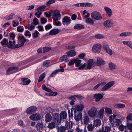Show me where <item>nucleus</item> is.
<instances>
[{
	"label": "nucleus",
	"instance_id": "f257e3e1",
	"mask_svg": "<svg viewBox=\"0 0 132 132\" xmlns=\"http://www.w3.org/2000/svg\"><path fill=\"white\" fill-rule=\"evenodd\" d=\"M115 82L114 81H111L109 82L106 84L105 82H101L95 86L93 88V89L94 90L97 89L101 85V86H104L102 88L101 90L104 91L107 90L108 89L112 86L114 84Z\"/></svg>",
	"mask_w": 132,
	"mask_h": 132
},
{
	"label": "nucleus",
	"instance_id": "f03ea898",
	"mask_svg": "<svg viewBox=\"0 0 132 132\" xmlns=\"http://www.w3.org/2000/svg\"><path fill=\"white\" fill-rule=\"evenodd\" d=\"M91 16L92 18L97 20H101L102 18L101 14L97 11L93 12L91 14Z\"/></svg>",
	"mask_w": 132,
	"mask_h": 132
},
{
	"label": "nucleus",
	"instance_id": "7ed1b4c3",
	"mask_svg": "<svg viewBox=\"0 0 132 132\" xmlns=\"http://www.w3.org/2000/svg\"><path fill=\"white\" fill-rule=\"evenodd\" d=\"M101 48V45L100 44H97L94 45L92 48V51L97 53H100Z\"/></svg>",
	"mask_w": 132,
	"mask_h": 132
},
{
	"label": "nucleus",
	"instance_id": "20e7f679",
	"mask_svg": "<svg viewBox=\"0 0 132 132\" xmlns=\"http://www.w3.org/2000/svg\"><path fill=\"white\" fill-rule=\"evenodd\" d=\"M97 110L96 108L95 107L90 109L88 112V113L90 117H94L97 115Z\"/></svg>",
	"mask_w": 132,
	"mask_h": 132
},
{
	"label": "nucleus",
	"instance_id": "39448f33",
	"mask_svg": "<svg viewBox=\"0 0 132 132\" xmlns=\"http://www.w3.org/2000/svg\"><path fill=\"white\" fill-rule=\"evenodd\" d=\"M52 15L53 21H58L59 20L60 18L59 19V18L61 16L60 12L57 10H56L53 12Z\"/></svg>",
	"mask_w": 132,
	"mask_h": 132
},
{
	"label": "nucleus",
	"instance_id": "423d86ee",
	"mask_svg": "<svg viewBox=\"0 0 132 132\" xmlns=\"http://www.w3.org/2000/svg\"><path fill=\"white\" fill-rule=\"evenodd\" d=\"M74 112V119L76 121L78 122L80 120L82 119V115L81 112H77L75 110Z\"/></svg>",
	"mask_w": 132,
	"mask_h": 132
},
{
	"label": "nucleus",
	"instance_id": "0eeeda50",
	"mask_svg": "<svg viewBox=\"0 0 132 132\" xmlns=\"http://www.w3.org/2000/svg\"><path fill=\"white\" fill-rule=\"evenodd\" d=\"M37 108L35 106H32L28 108L26 110V112L28 114H31L36 112Z\"/></svg>",
	"mask_w": 132,
	"mask_h": 132
},
{
	"label": "nucleus",
	"instance_id": "6e6552de",
	"mask_svg": "<svg viewBox=\"0 0 132 132\" xmlns=\"http://www.w3.org/2000/svg\"><path fill=\"white\" fill-rule=\"evenodd\" d=\"M103 47L106 52L110 55H112L113 53L112 50L110 48L109 45L106 43H104L103 44Z\"/></svg>",
	"mask_w": 132,
	"mask_h": 132
},
{
	"label": "nucleus",
	"instance_id": "1a4fd4ad",
	"mask_svg": "<svg viewBox=\"0 0 132 132\" xmlns=\"http://www.w3.org/2000/svg\"><path fill=\"white\" fill-rule=\"evenodd\" d=\"M30 119L33 121H38L40 120L41 118V116L39 114L36 113L33 114L30 116L29 117Z\"/></svg>",
	"mask_w": 132,
	"mask_h": 132
},
{
	"label": "nucleus",
	"instance_id": "9d476101",
	"mask_svg": "<svg viewBox=\"0 0 132 132\" xmlns=\"http://www.w3.org/2000/svg\"><path fill=\"white\" fill-rule=\"evenodd\" d=\"M53 121L55 122H56L57 123H60L61 122V120L60 118L59 119V117H60L59 114L57 113H54L53 115Z\"/></svg>",
	"mask_w": 132,
	"mask_h": 132
},
{
	"label": "nucleus",
	"instance_id": "9b49d317",
	"mask_svg": "<svg viewBox=\"0 0 132 132\" xmlns=\"http://www.w3.org/2000/svg\"><path fill=\"white\" fill-rule=\"evenodd\" d=\"M35 127L38 131L41 132L43 131L44 128V125L42 122H38L36 125Z\"/></svg>",
	"mask_w": 132,
	"mask_h": 132
},
{
	"label": "nucleus",
	"instance_id": "f8f14e48",
	"mask_svg": "<svg viewBox=\"0 0 132 132\" xmlns=\"http://www.w3.org/2000/svg\"><path fill=\"white\" fill-rule=\"evenodd\" d=\"M104 95V94L100 93L95 94L94 95V97L95 99V102H97L99 101L103 98Z\"/></svg>",
	"mask_w": 132,
	"mask_h": 132
},
{
	"label": "nucleus",
	"instance_id": "ddd939ff",
	"mask_svg": "<svg viewBox=\"0 0 132 132\" xmlns=\"http://www.w3.org/2000/svg\"><path fill=\"white\" fill-rule=\"evenodd\" d=\"M71 20L70 19V18L68 16H65L63 17L62 23L64 25H65L64 23H66V25L69 24L71 22Z\"/></svg>",
	"mask_w": 132,
	"mask_h": 132
},
{
	"label": "nucleus",
	"instance_id": "4468645a",
	"mask_svg": "<svg viewBox=\"0 0 132 132\" xmlns=\"http://www.w3.org/2000/svg\"><path fill=\"white\" fill-rule=\"evenodd\" d=\"M105 64V61L103 59L100 57H98L97 58V61L96 64L97 66L103 65Z\"/></svg>",
	"mask_w": 132,
	"mask_h": 132
},
{
	"label": "nucleus",
	"instance_id": "2eb2a0df",
	"mask_svg": "<svg viewBox=\"0 0 132 132\" xmlns=\"http://www.w3.org/2000/svg\"><path fill=\"white\" fill-rule=\"evenodd\" d=\"M28 78H22L21 79V81L20 84L23 85H28L30 82V79L28 80Z\"/></svg>",
	"mask_w": 132,
	"mask_h": 132
},
{
	"label": "nucleus",
	"instance_id": "dca6fc26",
	"mask_svg": "<svg viewBox=\"0 0 132 132\" xmlns=\"http://www.w3.org/2000/svg\"><path fill=\"white\" fill-rule=\"evenodd\" d=\"M84 108V106L83 104H80L77 105V106L76 107L75 109L72 108V109L74 110V111H75V109L76 111L79 112H81Z\"/></svg>",
	"mask_w": 132,
	"mask_h": 132
},
{
	"label": "nucleus",
	"instance_id": "f3484780",
	"mask_svg": "<svg viewBox=\"0 0 132 132\" xmlns=\"http://www.w3.org/2000/svg\"><path fill=\"white\" fill-rule=\"evenodd\" d=\"M18 70V67H10L8 68L7 70L6 73L7 75L11 74L13 73L14 72H11L13 70Z\"/></svg>",
	"mask_w": 132,
	"mask_h": 132
},
{
	"label": "nucleus",
	"instance_id": "a211bd4d",
	"mask_svg": "<svg viewBox=\"0 0 132 132\" xmlns=\"http://www.w3.org/2000/svg\"><path fill=\"white\" fill-rule=\"evenodd\" d=\"M104 9L108 16L109 17H111L112 15V11L111 9L106 6L104 7Z\"/></svg>",
	"mask_w": 132,
	"mask_h": 132
},
{
	"label": "nucleus",
	"instance_id": "6ab92c4d",
	"mask_svg": "<svg viewBox=\"0 0 132 132\" xmlns=\"http://www.w3.org/2000/svg\"><path fill=\"white\" fill-rule=\"evenodd\" d=\"M17 39H18L21 40V43L20 44L21 46H23L24 45V43L27 41H28L29 40L25 38L23 36H21V37L19 36Z\"/></svg>",
	"mask_w": 132,
	"mask_h": 132
},
{
	"label": "nucleus",
	"instance_id": "aec40b11",
	"mask_svg": "<svg viewBox=\"0 0 132 132\" xmlns=\"http://www.w3.org/2000/svg\"><path fill=\"white\" fill-rule=\"evenodd\" d=\"M60 115V118L61 120V122L62 119H65L67 117V114L65 111H61Z\"/></svg>",
	"mask_w": 132,
	"mask_h": 132
},
{
	"label": "nucleus",
	"instance_id": "412c9836",
	"mask_svg": "<svg viewBox=\"0 0 132 132\" xmlns=\"http://www.w3.org/2000/svg\"><path fill=\"white\" fill-rule=\"evenodd\" d=\"M111 20H108L104 22V26L106 27H110L112 26V22Z\"/></svg>",
	"mask_w": 132,
	"mask_h": 132
},
{
	"label": "nucleus",
	"instance_id": "4be33fe9",
	"mask_svg": "<svg viewBox=\"0 0 132 132\" xmlns=\"http://www.w3.org/2000/svg\"><path fill=\"white\" fill-rule=\"evenodd\" d=\"M121 122L120 120L115 119L114 120L112 123L113 127H116L119 125L120 124Z\"/></svg>",
	"mask_w": 132,
	"mask_h": 132
},
{
	"label": "nucleus",
	"instance_id": "5701e85b",
	"mask_svg": "<svg viewBox=\"0 0 132 132\" xmlns=\"http://www.w3.org/2000/svg\"><path fill=\"white\" fill-rule=\"evenodd\" d=\"M130 130H132V123H127V125L125 126V130L123 132H128L126 131L127 129ZM129 132H132V130Z\"/></svg>",
	"mask_w": 132,
	"mask_h": 132
},
{
	"label": "nucleus",
	"instance_id": "b1692460",
	"mask_svg": "<svg viewBox=\"0 0 132 132\" xmlns=\"http://www.w3.org/2000/svg\"><path fill=\"white\" fill-rule=\"evenodd\" d=\"M60 32V31L58 29H53L50 30L49 32V35H55L57 34Z\"/></svg>",
	"mask_w": 132,
	"mask_h": 132
},
{
	"label": "nucleus",
	"instance_id": "393cba45",
	"mask_svg": "<svg viewBox=\"0 0 132 132\" xmlns=\"http://www.w3.org/2000/svg\"><path fill=\"white\" fill-rule=\"evenodd\" d=\"M52 117L50 113H47L45 116V121L46 122H49L51 121Z\"/></svg>",
	"mask_w": 132,
	"mask_h": 132
},
{
	"label": "nucleus",
	"instance_id": "a878e982",
	"mask_svg": "<svg viewBox=\"0 0 132 132\" xmlns=\"http://www.w3.org/2000/svg\"><path fill=\"white\" fill-rule=\"evenodd\" d=\"M73 28L74 29H75L80 30L84 29L85 27L83 25L80 24H77L75 25Z\"/></svg>",
	"mask_w": 132,
	"mask_h": 132
},
{
	"label": "nucleus",
	"instance_id": "bb28decb",
	"mask_svg": "<svg viewBox=\"0 0 132 132\" xmlns=\"http://www.w3.org/2000/svg\"><path fill=\"white\" fill-rule=\"evenodd\" d=\"M83 124L84 125H87L88 124L89 121V118L86 115H84L83 117Z\"/></svg>",
	"mask_w": 132,
	"mask_h": 132
},
{
	"label": "nucleus",
	"instance_id": "cd10ccee",
	"mask_svg": "<svg viewBox=\"0 0 132 132\" xmlns=\"http://www.w3.org/2000/svg\"><path fill=\"white\" fill-rule=\"evenodd\" d=\"M67 55L69 57H73L76 55V53L74 50H71L66 52Z\"/></svg>",
	"mask_w": 132,
	"mask_h": 132
},
{
	"label": "nucleus",
	"instance_id": "c85d7f7f",
	"mask_svg": "<svg viewBox=\"0 0 132 132\" xmlns=\"http://www.w3.org/2000/svg\"><path fill=\"white\" fill-rule=\"evenodd\" d=\"M68 57H69L67 55H64L60 57L59 60L60 62L63 61H64L67 62V61L68 59Z\"/></svg>",
	"mask_w": 132,
	"mask_h": 132
},
{
	"label": "nucleus",
	"instance_id": "c756f323",
	"mask_svg": "<svg viewBox=\"0 0 132 132\" xmlns=\"http://www.w3.org/2000/svg\"><path fill=\"white\" fill-rule=\"evenodd\" d=\"M104 112V110L103 108L101 109L99 111L98 113V115L100 117V118H103Z\"/></svg>",
	"mask_w": 132,
	"mask_h": 132
},
{
	"label": "nucleus",
	"instance_id": "7c9ffc66",
	"mask_svg": "<svg viewBox=\"0 0 132 132\" xmlns=\"http://www.w3.org/2000/svg\"><path fill=\"white\" fill-rule=\"evenodd\" d=\"M131 35H132V32H125L121 33L119 36L120 37L127 36H130Z\"/></svg>",
	"mask_w": 132,
	"mask_h": 132
},
{
	"label": "nucleus",
	"instance_id": "2f4dec72",
	"mask_svg": "<svg viewBox=\"0 0 132 132\" xmlns=\"http://www.w3.org/2000/svg\"><path fill=\"white\" fill-rule=\"evenodd\" d=\"M114 106L116 108L118 109L124 108L125 107V105L123 104L118 103L115 104Z\"/></svg>",
	"mask_w": 132,
	"mask_h": 132
},
{
	"label": "nucleus",
	"instance_id": "473e14b6",
	"mask_svg": "<svg viewBox=\"0 0 132 132\" xmlns=\"http://www.w3.org/2000/svg\"><path fill=\"white\" fill-rule=\"evenodd\" d=\"M46 76L45 72H44L42 74L39 76L38 80V82H39L42 81L45 78Z\"/></svg>",
	"mask_w": 132,
	"mask_h": 132
},
{
	"label": "nucleus",
	"instance_id": "72a5a7b5",
	"mask_svg": "<svg viewBox=\"0 0 132 132\" xmlns=\"http://www.w3.org/2000/svg\"><path fill=\"white\" fill-rule=\"evenodd\" d=\"M108 65L109 67L111 70L116 69L117 68L116 65L111 62L109 63Z\"/></svg>",
	"mask_w": 132,
	"mask_h": 132
},
{
	"label": "nucleus",
	"instance_id": "f704fd0d",
	"mask_svg": "<svg viewBox=\"0 0 132 132\" xmlns=\"http://www.w3.org/2000/svg\"><path fill=\"white\" fill-rule=\"evenodd\" d=\"M85 21L86 23L91 24L92 25H93L94 23V21L93 20L90 18H86Z\"/></svg>",
	"mask_w": 132,
	"mask_h": 132
},
{
	"label": "nucleus",
	"instance_id": "c9c22d12",
	"mask_svg": "<svg viewBox=\"0 0 132 132\" xmlns=\"http://www.w3.org/2000/svg\"><path fill=\"white\" fill-rule=\"evenodd\" d=\"M101 124V121L100 120L97 119L94 121L93 125L95 126H100Z\"/></svg>",
	"mask_w": 132,
	"mask_h": 132
},
{
	"label": "nucleus",
	"instance_id": "e433bc0d",
	"mask_svg": "<svg viewBox=\"0 0 132 132\" xmlns=\"http://www.w3.org/2000/svg\"><path fill=\"white\" fill-rule=\"evenodd\" d=\"M8 42V39L5 38L4 39L2 40L1 42V44L3 46L7 45V43Z\"/></svg>",
	"mask_w": 132,
	"mask_h": 132
},
{
	"label": "nucleus",
	"instance_id": "4c0bfd02",
	"mask_svg": "<svg viewBox=\"0 0 132 132\" xmlns=\"http://www.w3.org/2000/svg\"><path fill=\"white\" fill-rule=\"evenodd\" d=\"M46 109L48 111V113H51L52 116L54 113H55V110L51 108V107H48Z\"/></svg>",
	"mask_w": 132,
	"mask_h": 132
},
{
	"label": "nucleus",
	"instance_id": "58836bf2",
	"mask_svg": "<svg viewBox=\"0 0 132 132\" xmlns=\"http://www.w3.org/2000/svg\"><path fill=\"white\" fill-rule=\"evenodd\" d=\"M57 129V132H60H60H64L66 130V128L65 127L62 126L60 127H58Z\"/></svg>",
	"mask_w": 132,
	"mask_h": 132
},
{
	"label": "nucleus",
	"instance_id": "ea45409f",
	"mask_svg": "<svg viewBox=\"0 0 132 132\" xmlns=\"http://www.w3.org/2000/svg\"><path fill=\"white\" fill-rule=\"evenodd\" d=\"M15 15V13L14 12L10 14L8 16H6V20H9L13 18V16Z\"/></svg>",
	"mask_w": 132,
	"mask_h": 132
},
{
	"label": "nucleus",
	"instance_id": "a19ab883",
	"mask_svg": "<svg viewBox=\"0 0 132 132\" xmlns=\"http://www.w3.org/2000/svg\"><path fill=\"white\" fill-rule=\"evenodd\" d=\"M69 99L71 100L70 102V104L71 105H73L74 104L75 101V98L74 96H72L69 97Z\"/></svg>",
	"mask_w": 132,
	"mask_h": 132
},
{
	"label": "nucleus",
	"instance_id": "79ce46f5",
	"mask_svg": "<svg viewBox=\"0 0 132 132\" xmlns=\"http://www.w3.org/2000/svg\"><path fill=\"white\" fill-rule=\"evenodd\" d=\"M35 26L34 25V24L33 23H32L30 24V25L29 24H28V29L29 30L32 31L35 28Z\"/></svg>",
	"mask_w": 132,
	"mask_h": 132
},
{
	"label": "nucleus",
	"instance_id": "37998d69",
	"mask_svg": "<svg viewBox=\"0 0 132 132\" xmlns=\"http://www.w3.org/2000/svg\"><path fill=\"white\" fill-rule=\"evenodd\" d=\"M55 122H53L49 123L48 126V127L50 129L55 128Z\"/></svg>",
	"mask_w": 132,
	"mask_h": 132
},
{
	"label": "nucleus",
	"instance_id": "c03bdc74",
	"mask_svg": "<svg viewBox=\"0 0 132 132\" xmlns=\"http://www.w3.org/2000/svg\"><path fill=\"white\" fill-rule=\"evenodd\" d=\"M50 60H46L43 62V65L45 67H48L50 63Z\"/></svg>",
	"mask_w": 132,
	"mask_h": 132
},
{
	"label": "nucleus",
	"instance_id": "a18cd8bd",
	"mask_svg": "<svg viewBox=\"0 0 132 132\" xmlns=\"http://www.w3.org/2000/svg\"><path fill=\"white\" fill-rule=\"evenodd\" d=\"M43 48V53L49 51L51 50V47H44Z\"/></svg>",
	"mask_w": 132,
	"mask_h": 132
},
{
	"label": "nucleus",
	"instance_id": "49530a36",
	"mask_svg": "<svg viewBox=\"0 0 132 132\" xmlns=\"http://www.w3.org/2000/svg\"><path fill=\"white\" fill-rule=\"evenodd\" d=\"M46 6L45 5L42 6L38 7L37 9V12H39L41 11H43L44 10V9L45 8Z\"/></svg>",
	"mask_w": 132,
	"mask_h": 132
},
{
	"label": "nucleus",
	"instance_id": "de8ad7c7",
	"mask_svg": "<svg viewBox=\"0 0 132 132\" xmlns=\"http://www.w3.org/2000/svg\"><path fill=\"white\" fill-rule=\"evenodd\" d=\"M24 30L23 27L21 26H19L17 27V30L19 32H22Z\"/></svg>",
	"mask_w": 132,
	"mask_h": 132
},
{
	"label": "nucleus",
	"instance_id": "09e8293b",
	"mask_svg": "<svg viewBox=\"0 0 132 132\" xmlns=\"http://www.w3.org/2000/svg\"><path fill=\"white\" fill-rule=\"evenodd\" d=\"M42 88L43 90L47 92H51L52 91L50 89L47 88L45 85H43L42 86Z\"/></svg>",
	"mask_w": 132,
	"mask_h": 132
},
{
	"label": "nucleus",
	"instance_id": "8fccbe9b",
	"mask_svg": "<svg viewBox=\"0 0 132 132\" xmlns=\"http://www.w3.org/2000/svg\"><path fill=\"white\" fill-rule=\"evenodd\" d=\"M95 37L97 39H101L103 38L104 36L101 34H98L95 35Z\"/></svg>",
	"mask_w": 132,
	"mask_h": 132
},
{
	"label": "nucleus",
	"instance_id": "3c124183",
	"mask_svg": "<svg viewBox=\"0 0 132 132\" xmlns=\"http://www.w3.org/2000/svg\"><path fill=\"white\" fill-rule=\"evenodd\" d=\"M88 64L91 65V66L94 67L95 66V64L93 61L92 59H89L88 61Z\"/></svg>",
	"mask_w": 132,
	"mask_h": 132
},
{
	"label": "nucleus",
	"instance_id": "603ef678",
	"mask_svg": "<svg viewBox=\"0 0 132 132\" xmlns=\"http://www.w3.org/2000/svg\"><path fill=\"white\" fill-rule=\"evenodd\" d=\"M52 12L51 11H48L45 12L44 13V14L46 16L47 18H50L52 15Z\"/></svg>",
	"mask_w": 132,
	"mask_h": 132
},
{
	"label": "nucleus",
	"instance_id": "864d4df0",
	"mask_svg": "<svg viewBox=\"0 0 132 132\" xmlns=\"http://www.w3.org/2000/svg\"><path fill=\"white\" fill-rule=\"evenodd\" d=\"M105 112L106 113L109 114H112V111L111 109L108 108H105Z\"/></svg>",
	"mask_w": 132,
	"mask_h": 132
},
{
	"label": "nucleus",
	"instance_id": "5fc2aeb1",
	"mask_svg": "<svg viewBox=\"0 0 132 132\" xmlns=\"http://www.w3.org/2000/svg\"><path fill=\"white\" fill-rule=\"evenodd\" d=\"M94 126L92 124L89 125L87 126V128L88 131H92L94 128Z\"/></svg>",
	"mask_w": 132,
	"mask_h": 132
},
{
	"label": "nucleus",
	"instance_id": "6e6d98bb",
	"mask_svg": "<svg viewBox=\"0 0 132 132\" xmlns=\"http://www.w3.org/2000/svg\"><path fill=\"white\" fill-rule=\"evenodd\" d=\"M122 43L123 44L129 47L130 43H131V42L130 41H122Z\"/></svg>",
	"mask_w": 132,
	"mask_h": 132
},
{
	"label": "nucleus",
	"instance_id": "4d7b16f0",
	"mask_svg": "<svg viewBox=\"0 0 132 132\" xmlns=\"http://www.w3.org/2000/svg\"><path fill=\"white\" fill-rule=\"evenodd\" d=\"M34 25H36L38 24H39V22L38 20L36 18H34L33 20V22H32Z\"/></svg>",
	"mask_w": 132,
	"mask_h": 132
},
{
	"label": "nucleus",
	"instance_id": "13d9d810",
	"mask_svg": "<svg viewBox=\"0 0 132 132\" xmlns=\"http://www.w3.org/2000/svg\"><path fill=\"white\" fill-rule=\"evenodd\" d=\"M53 21V24L54 25L57 26H61V23L60 22H57V21Z\"/></svg>",
	"mask_w": 132,
	"mask_h": 132
},
{
	"label": "nucleus",
	"instance_id": "bf43d9fd",
	"mask_svg": "<svg viewBox=\"0 0 132 132\" xmlns=\"http://www.w3.org/2000/svg\"><path fill=\"white\" fill-rule=\"evenodd\" d=\"M47 22V19L44 17L40 18V22L42 24H44Z\"/></svg>",
	"mask_w": 132,
	"mask_h": 132
},
{
	"label": "nucleus",
	"instance_id": "052dcab7",
	"mask_svg": "<svg viewBox=\"0 0 132 132\" xmlns=\"http://www.w3.org/2000/svg\"><path fill=\"white\" fill-rule=\"evenodd\" d=\"M55 2V0H49L47 2L46 5L47 6H49L51 4H52Z\"/></svg>",
	"mask_w": 132,
	"mask_h": 132
},
{
	"label": "nucleus",
	"instance_id": "680f3d73",
	"mask_svg": "<svg viewBox=\"0 0 132 132\" xmlns=\"http://www.w3.org/2000/svg\"><path fill=\"white\" fill-rule=\"evenodd\" d=\"M125 126H124L122 124L120 125L119 127V130L121 131H123L124 129L125 130Z\"/></svg>",
	"mask_w": 132,
	"mask_h": 132
},
{
	"label": "nucleus",
	"instance_id": "e2e57ef3",
	"mask_svg": "<svg viewBox=\"0 0 132 132\" xmlns=\"http://www.w3.org/2000/svg\"><path fill=\"white\" fill-rule=\"evenodd\" d=\"M20 45V44H17L13 45L11 49H15L18 48L21 46Z\"/></svg>",
	"mask_w": 132,
	"mask_h": 132
},
{
	"label": "nucleus",
	"instance_id": "0e129e2a",
	"mask_svg": "<svg viewBox=\"0 0 132 132\" xmlns=\"http://www.w3.org/2000/svg\"><path fill=\"white\" fill-rule=\"evenodd\" d=\"M39 34L38 32L37 31L35 30V32L32 34L33 38L34 37L36 38L37 37Z\"/></svg>",
	"mask_w": 132,
	"mask_h": 132
},
{
	"label": "nucleus",
	"instance_id": "69168bd1",
	"mask_svg": "<svg viewBox=\"0 0 132 132\" xmlns=\"http://www.w3.org/2000/svg\"><path fill=\"white\" fill-rule=\"evenodd\" d=\"M52 28V25L50 23L48 24L47 25L45 26V28L46 30L50 29Z\"/></svg>",
	"mask_w": 132,
	"mask_h": 132
},
{
	"label": "nucleus",
	"instance_id": "338daca9",
	"mask_svg": "<svg viewBox=\"0 0 132 132\" xmlns=\"http://www.w3.org/2000/svg\"><path fill=\"white\" fill-rule=\"evenodd\" d=\"M13 45L12 42L11 41L9 40V43H8V42L7 43V46L9 48H11Z\"/></svg>",
	"mask_w": 132,
	"mask_h": 132
},
{
	"label": "nucleus",
	"instance_id": "774afa93",
	"mask_svg": "<svg viewBox=\"0 0 132 132\" xmlns=\"http://www.w3.org/2000/svg\"><path fill=\"white\" fill-rule=\"evenodd\" d=\"M126 119L128 120H132V113L128 115L126 117Z\"/></svg>",
	"mask_w": 132,
	"mask_h": 132
}]
</instances>
